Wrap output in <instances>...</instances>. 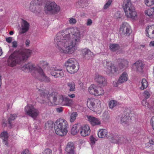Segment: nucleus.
<instances>
[{"label":"nucleus","mask_w":154,"mask_h":154,"mask_svg":"<svg viewBox=\"0 0 154 154\" xmlns=\"http://www.w3.org/2000/svg\"><path fill=\"white\" fill-rule=\"evenodd\" d=\"M31 53V51L29 49L22 51L16 50L8 57L7 65L10 67H14L20 62L26 60L30 56Z\"/></svg>","instance_id":"7ed1b4c3"},{"label":"nucleus","mask_w":154,"mask_h":154,"mask_svg":"<svg viewBox=\"0 0 154 154\" xmlns=\"http://www.w3.org/2000/svg\"><path fill=\"white\" fill-rule=\"evenodd\" d=\"M92 23V20L91 19H88L87 20V26H90Z\"/></svg>","instance_id":"13d9d810"},{"label":"nucleus","mask_w":154,"mask_h":154,"mask_svg":"<svg viewBox=\"0 0 154 154\" xmlns=\"http://www.w3.org/2000/svg\"><path fill=\"white\" fill-rule=\"evenodd\" d=\"M141 46L142 48H143L145 47V45H141Z\"/></svg>","instance_id":"774afa93"},{"label":"nucleus","mask_w":154,"mask_h":154,"mask_svg":"<svg viewBox=\"0 0 154 154\" xmlns=\"http://www.w3.org/2000/svg\"><path fill=\"white\" fill-rule=\"evenodd\" d=\"M149 143L151 145H154V139H152L150 140L149 141Z\"/></svg>","instance_id":"bf43d9fd"},{"label":"nucleus","mask_w":154,"mask_h":154,"mask_svg":"<svg viewBox=\"0 0 154 154\" xmlns=\"http://www.w3.org/2000/svg\"><path fill=\"white\" fill-rule=\"evenodd\" d=\"M141 103L143 106L145 107H147L149 109L151 108L150 106L149 105V103L146 99H143L141 102Z\"/></svg>","instance_id":"4c0bfd02"},{"label":"nucleus","mask_w":154,"mask_h":154,"mask_svg":"<svg viewBox=\"0 0 154 154\" xmlns=\"http://www.w3.org/2000/svg\"><path fill=\"white\" fill-rule=\"evenodd\" d=\"M130 112L129 111H125L120 118L121 123L124 126L128 125L131 119Z\"/></svg>","instance_id":"f8f14e48"},{"label":"nucleus","mask_w":154,"mask_h":154,"mask_svg":"<svg viewBox=\"0 0 154 154\" xmlns=\"http://www.w3.org/2000/svg\"><path fill=\"white\" fill-rule=\"evenodd\" d=\"M97 141V140L94 138L92 135L91 136L90 138V143L91 145H92L95 144V142Z\"/></svg>","instance_id":"79ce46f5"},{"label":"nucleus","mask_w":154,"mask_h":154,"mask_svg":"<svg viewBox=\"0 0 154 154\" xmlns=\"http://www.w3.org/2000/svg\"><path fill=\"white\" fill-rule=\"evenodd\" d=\"M2 54V50L1 48L0 47V56H1Z\"/></svg>","instance_id":"69168bd1"},{"label":"nucleus","mask_w":154,"mask_h":154,"mask_svg":"<svg viewBox=\"0 0 154 154\" xmlns=\"http://www.w3.org/2000/svg\"><path fill=\"white\" fill-rule=\"evenodd\" d=\"M68 96L71 98H73L75 97V95L73 94H69L68 95Z\"/></svg>","instance_id":"680f3d73"},{"label":"nucleus","mask_w":154,"mask_h":154,"mask_svg":"<svg viewBox=\"0 0 154 154\" xmlns=\"http://www.w3.org/2000/svg\"><path fill=\"white\" fill-rule=\"evenodd\" d=\"M45 10L47 13L49 12L52 13H55L59 11L60 8L54 2H52L47 3L46 4Z\"/></svg>","instance_id":"1a4fd4ad"},{"label":"nucleus","mask_w":154,"mask_h":154,"mask_svg":"<svg viewBox=\"0 0 154 154\" xmlns=\"http://www.w3.org/2000/svg\"><path fill=\"white\" fill-rule=\"evenodd\" d=\"M29 28V23L26 20L22 19L21 29L20 31V33L23 34L27 32Z\"/></svg>","instance_id":"dca6fc26"},{"label":"nucleus","mask_w":154,"mask_h":154,"mask_svg":"<svg viewBox=\"0 0 154 154\" xmlns=\"http://www.w3.org/2000/svg\"><path fill=\"white\" fill-rule=\"evenodd\" d=\"M68 33L63 31L58 32L54 38L56 48L61 52L71 54L77 49L80 42L81 35L79 29L76 27L67 29Z\"/></svg>","instance_id":"f257e3e1"},{"label":"nucleus","mask_w":154,"mask_h":154,"mask_svg":"<svg viewBox=\"0 0 154 154\" xmlns=\"http://www.w3.org/2000/svg\"><path fill=\"white\" fill-rule=\"evenodd\" d=\"M95 91V95L96 96H99L100 95H103L104 93V91L103 89L101 88H99L97 86V88Z\"/></svg>","instance_id":"cd10ccee"},{"label":"nucleus","mask_w":154,"mask_h":154,"mask_svg":"<svg viewBox=\"0 0 154 154\" xmlns=\"http://www.w3.org/2000/svg\"><path fill=\"white\" fill-rule=\"evenodd\" d=\"M65 150L67 154H75V147L73 142H69L66 146Z\"/></svg>","instance_id":"6ab92c4d"},{"label":"nucleus","mask_w":154,"mask_h":154,"mask_svg":"<svg viewBox=\"0 0 154 154\" xmlns=\"http://www.w3.org/2000/svg\"><path fill=\"white\" fill-rule=\"evenodd\" d=\"M1 136L3 140V141L4 144L6 145H8V143L7 142L8 140V136L7 132H3L1 134Z\"/></svg>","instance_id":"bb28decb"},{"label":"nucleus","mask_w":154,"mask_h":154,"mask_svg":"<svg viewBox=\"0 0 154 154\" xmlns=\"http://www.w3.org/2000/svg\"><path fill=\"white\" fill-rule=\"evenodd\" d=\"M82 52L84 56H85L87 54V49H84L82 50Z\"/></svg>","instance_id":"052dcab7"},{"label":"nucleus","mask_w":154,"mask_h":154,"mask_svg":"<svg viewBox=\"0 0 154 154\" xmlns=\"http://www.w3.org/2000/svg\"><path fill=\"white\" fill-rule=\"evenodd\" d=\"M143 96L146 98V99L149 98L150 96L149 93L147 91H145L143 93Z\"/></svg>","instance_id":"a18cd8bd"},{"label":"nucleus","mask_w":154,"mask_h":154,"mask_svg":"<svg viewBox=\"0 0 154 154\" xmlns=\"http://www.w3.org/2000/svg\"><path fill=\"white\" fill-rule=\"evenodd\" d=\"M39 93L43 98V100L49 106L61 105L63 106H71L73 104L72 99L67 96L53 92L48 94V92L44 89L38 90Z\"/></svg>","instance_id":"f03ea898"},{"label":"nucleus","mask_w":154,"mask_h":154,"mask_svg":"<svg viewBox=\"0 0 154 154\" xmlns=\"http://www.w3.org/2000/svg\"><path fill=\"white\" fill-rule=\"evenodd\" d=\"M120 33L125 35H129L131 32L130 26L126 23H122L120 29Z\"/></svg>","instance_id":"4468645a"},{"label":"nucleus","mask_w":154,"mask_h":154,"mask_svg":"<svg viewBox=\"0 0 154 154\" xmlns=\"http://www.w3.org/2000/svg\"><path fill=\"white\" fill-rule=\"evenodd\" d=\"M113 85L115 87H117L119 84H121L119 82V80L117 82L115 81L113 83Z\"/></svg>","instance_id":"4d7b16f0"},{"label":"nucleus","mask_w":154,"mask_h":154,"mask_svg":"<svg viewBox=\"0 0 154 154\" xmlns=\"http://www.w3.org/2000/svg\"><path fill=\"white\" fill-rule=\"evenodd\" d=\"M21 154H31V153L29 150L26 149L23 150Z\"/></svg>","instance_id":"3c124183"},{"label":"nucleus","mask_w":154,"mask_h":154,"mask_svg":"<svg viewBox=\"0 0 154 154\" xmlns=\"http://www.w3.org/2000/svg\"><path fill=\"white\" fill-rule=\"evenodd\" d=\"M56 133L60 136H63L66 135L69 125L67 121L63 119H57L54 125Z\"/></svg>","instance_id":"39448f33"},{"label":"nucleus","mask_w":154,"mask_h":154,"mask_svg":"<svg viewBox=\"0 0 154 154\" xmlns=\"http://www.w3.org/2000/svg\"><path fill=\"white\" fill-rule=\"evenodd\" d=\"M103 119L105 122H109L110 119L109 116L108 114L104 112L103 115Z\"/></svg>","instance_id":"e433bc0d"},{"label":"nucleus","mask_w":154,"mask_h":154,"mask_svg":"<svg viewBox=\"0 0 154 154\" xmlns=\"http://www.w3.org/2000/svg\"><path fill=\"white\" fill-rule=\"evenodd\" d=\"M76 20L75 19L73 18H71L69 19V23L70 24H74L76 23Z\"/></svg>","instance_id":"49530a36"},{"label":"nucleus","mask_w":154,"mask_h":154,"mask_svg":"<svg viewBox=\"0 0 154 154\" xmlns=\"http://www.w3.org/2000/svg\"><path fill=\"white\" fill-rule=\"evenodd\" d=\"M112 2V0H108L104 6L103 8L104 9H107L109 7Z\"/></svg>","instance_id":"c03bdc74"},{"label":"nucleus","mask_w":154,"mask_h":154,"mask_svg":"<svg viewBox=\"0 0 154 154\" xmlns=\"http://www.w3.org/2000/svg\"><path fill=\"white\" fill-rule=\"evenodd\" d=\"M51 74L55 78H61L64 75L62 69L59 66H55L52 68Z\"/></svg>","instance_id":"9b49d317"},{"label":"nucleus","mask_w":154,"mask_h":154,"mask_svg":"<svg viewBox=\"0 0 154 154\" xmlns=\"http://www.w3.org/2000/svg\"><path fill=\"white\" fill-rule=\"evenodd\" d=\"M77 62L74 58L69 59L65 63L67 71L70 74H74L77 72L78 69L76 68L75 65Z\"/></svg>","instance_id":"6e6552de"},{"label":"nucleus","mask_w":154,"mask_h":154,"mask_svg":"<svg viewBox=\"0 0 154 154\" xmlns=\"http://www.w3.org/2000/svg\"><path fill=\"white\" fill-rule=\"evenodd\" d=\"M103 66L105 67L106 72L110 75H111L116 72L117 69L116 67L110 62L107 61L104 62Z\"/></svg>","instance_id":"9d476101"},{"label":"nucleus","mask_w":154,"mask_h":154,"mask_svg":"<svg viewBox=\"0 0 154 154\" xmlns=\"http://www.w3.org/2000/svg\"><path fill=\"white\" fill-rule=\"evenodd\" d=\"M114 16L115 18L118 20L120 19L121 17L120 14L119 12L115 13Z\"/></svg>","instance_id":"de8ad7c7"},{"label":"nucleus","mask_w":154,"mask_h":154,"mask_svg":"<svg viewBox=\"0 0 154 154\" xmlns=\"http://www.w3.org/2000/svg\"><path fill=\"white\" fill-rule=\"evenodd\" d=\"M144 2L146 6H151L154 4V0H145Z\"/></svg>","instance_id":"ea45409f"},{"label":"nucleus","mask_w":154,"mask_h":154,"mask_svg":"<svg viewBox=\"0 0 154 154\" xmlns=\"http://www.w3.org/2000/svg\"><path fill=\"white\" fill-rule=\"evenodd\" d=\"M14 34V32L13 31H11L9 32V34L11 35H12Z\"/></svg>","instance_id":"338daca9"},{"label":"nucleus","mask_w":154,"mask_h":154,"mask_svg":"<svg viewBox=\"0 0 154 154\" xmlns=\"http://www.w3.org/2000/svg\"><path fill=\"white\" fill-rule=\"evenodd\" d=\"M108 104L109 107L112 109L118 105V103L116 100H112L109 101Z\"/></svg>","instance_id":"c756f323"},{"label":"nucleus","mask_w":154,"mask_h":154,"mask_svg":"<svg viewBox=\"0 0 154 154\" xmlns=\"http://www.w3.org/2000/svg\"><path fill=\"white\" fill-rule=\"evenodd\" d=\"M100 103V101L95 99H88L87 100V107L91 110L94 111L95 103Z\"/></svg>","instance_id":"a211bd4d"},{"label":"nucleus","mask_w":154,"mask_h":154,"mask_svg":"<svg viewBox=\"0 0 154 154\" xmlns=\"http://www.w3.org/2000/svg\"><path fill=\"white\" fill-rule=\"evenodd\" d=\"M88 120L93 126L99 125L101 124V122L98 119L91 116H87Z\"/></svg>","instance_id":"aec40b11"},{"label":"nucleus","mask_w":154,"mask_h":154,"mask_svg":"<svg viewBox=\"0 0 154 154\" xmlns=\"http://www.w3.org/2000/svg\"><path fill=\"white\" fill-rule=\"evenodd\" d=\"M87 55L89 56V57H92L93 56V53L92 52L88 50H87Z\"/></svg>","instance_id":"864d4df0"},{"label":"nucleus","mask_w":154,"mask_h":154,"mask_svg":"<svg viewBox=\"0 0 154 154\" xmlns=\"http://www.w3.org/2000/svg\"><path fill=\"white\" fill-rule=\"evenodd\" d=\"M12 47L14 48H16L17 46V43L16 41H14L12 42Z\"/></svg>","instance_id":"5fc2aeb1"},{"label":"nucleus","mask_w":154,"mask_h":154,"mask_svg":"<svg viewBox=\"0 0 154 154\" xmlns=\"http://www.w3.org/2000/svg\"><path fill=\"white\" fill-rule=\"evenodd\" d=\"M52 150L49 148H47L45 149L41 154H51Z\"/></svg>","instance_id":"37998d69"},{"label":"nucleus","mask_w":154,"mask_h":154,"mask_svg":"<svg viewBox=\"0 0 154 154\" xmlns=\"http://www.w3.org/2000/svg\"><path fill=\"white\" fill-rule=\"evenodd\" d=\"M80 128V125L78 124L74 125L71 129V134L73 135L76 134L79 132Z\"/></svg>","instance_id":"a878e982"},{"label":"nucleus","mask_w":154,"mask_h":154,"mask_svg":"<svg viewBox=\"0 0 154 154\" xmlns=\"http://www.w3.org/2000/svg\"><path fill=\"white\" fill-rule=\"evenodd\" d=\"M109 47L110 50L113 51H116L119 48V45L117 44H110Z\"/></svg>","instance_id":"7c9ffc66"},{"label":"nucleus","mask_w":154,"mask_h":154,"mask_svg":"<svg viewBox=\"0 0 154 154\" xmlns=\"http://www.w3.org/2000/svg\"><path fill=\"white\" fill-rule=\"evenodd\" d=\"M17 117V115L16 114H11V116L10 118H9L8 119L9 124L10 125L11 127V121L14 120Z\"/></svg>","instance_id":"58836bf2"},{"label":"nucleus","mask_w":154,"mask_h":154,"mask_svg":"<svg viewBox=\"0 0 154 154\" xmlns=\"http://www.w3.org/2000/svg\"><path fill=\"white\" fill-rule=\"evenodd\" d=\"M128 79V77L127 74L126 72H124L119 77L118 79L119 82L120 84H122L126 82Z\"/></svg>","instance_id":"412c9836"},{"label":"nucleus","mask_w":154,"mask_h":154,"mask_svg":"<svg viewBox=\"0 0 154 154\" xmlns=\"http://www.w3.org/2000/svg\"><path fill=\"white\" fill-rule=\"evenodd\" d=\"M80 134L82 136L86 137L87 136V127L86 125H85L81 127L80 129Z\"/></svg>","instance_id":"473e14b6"},{"label":"nucleus","mask_w":154,"mask_h":154,"mask_svg":"<svg viewBox=\"0 0 154 154\" xmlns=\"http://www.w3.org/2000/svg\"><path fill=\"white\" fill-rule=\"evenodd\" d=\"M141 84V86L140 87V89L142 90L146 88L148 86L147 82L145 79H143L142 80Z\"/></svg>","instance_id":"f704fd0d"},{"label":"nucleus","mask_w":154,"mask_h":154,"mask_svg":"<svg viewBox=\"0 0 154 154\" xmlns=\"http://www.w3.org/2000/svg\"><path fill=\"white\" fill-rule=\"evenodd\" d=\"M94 79L99 85H101L102 86H104L107 83V81L105 78L98 73L95 74Z\"/></svg>","instance_id":"2eb2a0df"},{"label":"nucleus","mask_w":154,"mask_h":154,"mask_svg":"<svg viewBox=\"0 0 154 154\" xmlns=\"http://www.w3.org/2000/svg\"><path fill=\"white\" fill-rule=\"evenodd\" d=\"M123 7L125 15L128 18L133 20L137 18V14L135 7L130 0H124Z\"/></svg>","instance_id":"423d86ee"},{"label":"nucleus","mask_w":154,"mask_h":154,"mask_svg":"<svg viewBox=\"0 0 154 154\" xmlns=\"http://www.w3.org/2000/svg\"><path fill=\"white\" fill-rule=\"evenodd\" d=\"M53 122L52 121H48L45 124V126L46 128H52L53 126Z\"/></svg>","instance_id":"a19ab883"},{"label":"nucleus","mask_w":154,"mask_h":154,"mask_svg":"<svg viewBox=\"0 0 154 154\" xmlns=\"http://www.w3.org/2000/svg\"><path fill=\"white\" fill-rule=\"evenodd\" d=\"M86 0H79L76 3V6L78 8L80 7L84 8L86 6Z\"/></svg>","instance_id":"c85d7f7f"},{"label":"nucleus","mask_w":154,"mask_h":154,"mask_svg":"<svg viewBox=\"0 0 154 154\" xmlns=\"http://www.w3.org/2000/svg\"><path fill=\"white\" fill-rule=\"evenodd\" d=\"M146 35L151 38H154V30L151 26L147 27L146 29Z\"/></svg>","instance_id":"4be33fe9"},{"label":"nucleus","mask_w":154,"mask_h":154,"mask_svg":"<svg viewBox=\"0 0 154 154\" xmlns=\"http://www.w3.org/2000/svg\"><path fill=\"white\" fill-rule=\"evenodd\" d=\"M57 112L59 113H60L62 112L63 108L62 107L58 108L56 109Z\"/></svg>","instance_id":"6e6d98bb"},{"label":"nucleus","mask_w":154,"mask_h":154,"mask_svg":"<svg viewBox=\"0 0 154 154\" xmlns=\"http://www.w3.org/2000/svg\"><path fill=\"white\" fill-rule=\"evenodd\" d=\"M149 45L150 46H154V41H152L150 42Z\"/></svg>","instance_id":"e2e57ef3"},{"label":"nucleus","mask_w":154,"mask_h":154,"mask_svg":"<svg viewBox=\"0 0 154 154\" xmlns=\"http://www.w3.org/2000/svg\"><path fill=\"white\" fill-rule=\"evenodd\" d=\"M97 86L94 85H91L88 88V90L90 94L94 95L95 93V91L96 90Z\"/></svg>","instance_id":"2f4dec72"},{"label":"nucleus","mask_w":154,"mask_h":154,"mask_svg":"<svg viewBox=\"0 0 154 154\" xmlns=\"http://www.w3.org/2000/svg\"><path fill=\"white\" fill-rule=\"evenodd\" d=\"M22 70L25 72H30L32 73H35V75L33 74L39 80L45 82H49L50 79L46 76L44 74L43 70L38 66H35L31 63H29L25 64L22 67Z\"/></svg>","instance_id":"20e7f679"},{"label":"nucleus","mask_w":154,"mask_h":154,"mask_svg":"<svg viewBox=\"0 0 154 154\" xmlns=\"http://www.w3.org/2000/svg\"><path fill=\"white\" fill-rule=\"evenodd\" d=\"M67 85L69 88V91H74L75 90V85L74 82H69L67 83Z\"/></svg>","instance_id":"72a5a7b5"},{"label":"nucleus","mask_w":154,"mask_h":154,"mask_svg":"<svg viewBox=\"0 0 154 154\" xmlns=\"http://www.w3.org/2000/svg\"><path fill=\"white\" fill-rule=\"evenodd\" d=\"M145 14L148 16L150 18L154 17V7L152 8L145 11Z\"/></svg>","instance_id":"393cba45"},{"label":"nucleus","mask_w":154,"mask_h":154,"mask_svg":"<svg viewBox=\"0 0 154 154\" xmlns=\"http://www.w3.org/2000/svg\"><path fill=\"white\" fill-rule=\"evenodd\" d=\"M30 43V41L29 39H27L26 40L25 42V44L26 47H29V46Z\"/></svg>","instance_id":"603ef678"},{"label":"nucleus","mask_w":154,"mask_h":154,"mask_svg":"<svg viewBox=\"0 0 154 154\" xmlns=\"http://www.w3.org/2000/svg\"><path fill=\"white\" fill-rule=\"evenodd\" d=\"M119 66L120 69L124 68L127 66L128 64V62L124 59H120L119 60Z\"/></svg>","instance_id":"5701e85b"},{"label":"nucleus","mask_w":154,"mask_h":154,"mask_svg":"<svg viewBox=\"0 0 154 154\" xmlns=\"http://www.w3.org/2000/svg\"><path fill=\"white\" fill-rule=\"evenodd\" d=\"M150 124L152 127L153 130H154V117H152L150 121Z\"/></svg>","instance_id":"09e8293b"},{"label":"nucleus","mask_w":154,"mask_h":154,"mask_svg":"<svg viewBox=\"0 0 154 154\" xmlns=\"http://www.w3.org/2000/svg\"><path fill=\"white\" fill-rule=\"evenodd\" d=\"M45 0H32L29 6L30 10L33 12L37 10L38 6L45 1Z\"/></svg>","instance_id":"ddd939ff"},{"label":"nucleus","mask_w":154,"mask_h":154,"mask_svg":"<svg viewBox=\"0 0 154 154\" xmlns=\"http://www.w3.org/2000/svg\"><path fill=\"white\" fill-rule=\"evenodd\" d=\"M24 109L26 114L31 117L35 120L39 114L38 110L31 105H27L25 107Z\"/></svg>","instance_id":"0eeeda50"},{"label":"nucleus","mask_w":154,"mask_h":154,"mask_svg":"<svg viewBox=\"0 0 154 154\" xmlns=\"http://www.w3.org/2000/svg\"><path fill=\"white\" fill-rule=\"evenodd\" d=\"M143 67L142 63L139 61H137L133 66V70L138 73L142 72Z\"/></svg>","instance_id":"f3484780"},{"label":"nucleus","mask_w":154,"mask_h":154,"mask_svg":"<svg viewBox=\"0 0 154 154\" xmlns=\"http://www.w3.org/2000/svg\"><path fill=\"white\" fill-rule=\"evenodd\" d=\"M90 129L89 127L88 126V128H87V133H89V134H90Z\"/></svg>","instance_id":"0e129e2a"},{"label":"nucleus","mask_w":154,"mask_h":154,"mask_svg":"<svg viewBox=\"0 0 154 154\" xmlns=\"http://www.w3.org/2000/svg\"><path fill=\"white\" fill-rule=\"evenodd\" d=\"M107 134V131L104 129H100L98 134V137L100 138H103L106 137Z\"/></svg>","instance_id":"b1692460"},{"label":"nucleus","mask_w":154,"mask_h":154,"mask_svg":"<svg viewBox=\"0 0 154 154\" xmlns=\"http://www.w3.org/2000/svg\"><path fill=\"white\" fill-rule=\"evenodd\" d=\"M12 38L11 37H9L6 38V40L8 43H11L12 41Z\"/></svg>","instance_id":"8fccbe9b"},{"label":"nucleus","mask_w":154,"mask_h":154,"mask_svg":"<svg viewBox=\"0 0 154 154\" xmlns=\"http://www.w3.org/2000/svg\"><path fill=\"white\" fill-rule=\"evenodd\" d=\"M78 116V114L76 112H72L70 116V121L71 122H73L75 120Z\"/></svg>","instance_id":"c9c22d12"}]
</instances>
